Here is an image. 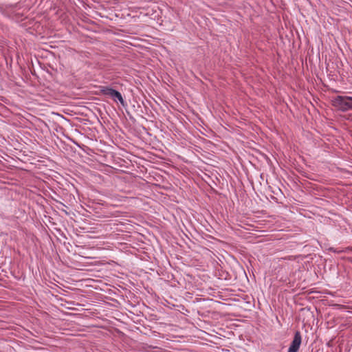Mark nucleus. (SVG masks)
Here are the masks:
<instances>
[{"instance_id": "1", "label": "nucleus", "mask_w": 352, "mask_h": 352, "mask_svg": "<svg viewBox=\"0 0 352 352\" xmlns=\"http://www.w3.org/2000/svg\"><path fill=\"white\" fill-rule=\"evenodd\" d=\"M332 104L338 110L345 112L352 109V96H337L332 100Z\"/></svg>"}, {"instance_id": "2", "label": "nucleus", "mask_w": 352, "mask_h": 352, "mask_svg": "<svg viewBox=\"0 0 352 352\" xmlns=\"http://www.w3.org/2000/svg\"><path fill=\"white\" fill-rule=\"evenodd\" d=\"M302 342L301 334L299 331H296L294 339L288 349V352H298Z\"/></svg>"}, {"instance_id": "3", "label": "nucleus", "mask_w": 352, "mask_h": 352, "mask_svg": "<svg viewBox=\"0 0 352 352\" xmlns=\"http://www.w3.org/2000/svg\"><path fill=\"white\" fill-rule=\"evenodd\" d=\"M116 90L109 87H100V92L102 95L109 96L111 98H112L113 94L115 93Z\"/></svg>"}, {"instance_id": "4", "label": "nucleus", "mask_w": 352, "mask_h": 352, "mask_svg": "<svg viewBox=\"0 0 352 352\" xmlns=\"http://www.w3.org/2000/svg\"><path fill=\"white\" fill-rule=\"evenodd\" d=\"M112 99L115 102H119L122 106H124V104H125V102L122 98V94L116 90L113 95Z\"/></svg>"}, {"instance_id": "5", "label": "nucleus", "mask_w": 352, "mask_h": 352, "mask_svg": "<svg viewBox=\"0 0 352 352\" xmlns=\"http://www.w3.org/2000/svg\"><path fill=\"white\" fill-rule=\"evenodd\" d=\"M328 250L329 252H333V253H336V254L345 253V252H346V250H344V248H333V247L329 248L328 249Z\"/></svg>"}, {"instance_id": "6", "label": "nucleus", "mask_w": 352, "mask_h": 352, "mask_svg": "<svg viewBox=\"0 0 352 352\" xmlns=\"http://www.w3.org/2000/svg\"><path fill=\"white\" fill-rule=\"evenodd\" d=\"M344 250H346L345 253H350L352 252V247L344 248Z\"/></svg>"}, {"instance_id": "7", "label": "nucleus", "mask_w": 352, "mask_h": 352, "mask_svg": "<svg viewBox=\"0 0 352 352\" xmlns=\"http://www.w3.org/2000/svg\"><path fill=\"white\" fill-rule=\"evenodd\" d=\"M347 260H348L349 262L352 263V257H348V258H347Z\"/></svg>"}]
</instances>
